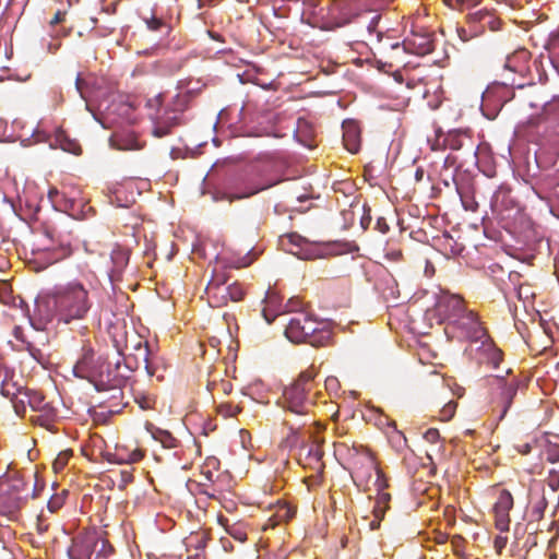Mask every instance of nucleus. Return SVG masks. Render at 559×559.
Instances as JSON below:
<instances>
[{"label": "nucleus", "mask_w": 559, "mask_h": 559, "mask_svg": "<svg viewBox=\"0 0 559 559\" xmlns=\"http://www.w3.org/2000/svg\"><path fill=\"white\" fill-rule=\"evenodd\" d=\"M46 306L51 309L46 319L55 317L66 324L84 320L93 306L90 289L80 281H71L53 287L45 298Z\"/></svg>", "instance_id": "obj_1"}, {"label": "nucleus", "mask_w": 559, "mask_h": 559, "mask_svg": "<svg viewBox=\"0 0 559 559\" xmlns=\"http://www.w3.org/2000/svg\"><path fill=\"white\" fill-rule=\"evenodd\" d=\"M73 373L93 383L97 391L114 390L119 394L127 379L120 373V360L111 364L105 357L96 355L90 347H83L82 355L73 367Z\"/></svg>", "instance_id": "obj_2"}, {"label": "nucleus", "mask_w": 559, "mask_h": 559, "mask_svg": "<svg viewBox=\"0 0 559 559\" xmlns=\"http://www.w3.org/2000/svg\"><path fill=\"white\" fill-rule=\"evenodd\" d=\"M318 370L313 365L301 371L297 379L283 390L278 404L286 412L306 416L313 409L322 396L317 381Z\"/></svg>", "instance_id": "obj_3"}, {"label": "nucleus", "mask_w": 559, "mask_h": 559, "mask_svg": "<svg viewBox=\"0 0 559 559\" xmlns=\"http://www.w3.org/2000/svg\"><path fill=\"white\" fill-rule=\"evenodd\" d=\"M71 224L70 218L61 217L57 223L44 226V235L51 241V245L33 251L34 262L38 264L37 271L44 270L72 254L73 234L70 228Z\"/></svg>", "instance_id": "obj_4"}, {"label": "nucleus", "mask_w": 559, "mask_h": 559, "mask_svg": "<svg viewBox=\"0 0 559 559\" xmlns=\"http://www.w3.org/2000/svg\"><path fill=\"white\" fill-rule=\"evenodd\" d=\"M285 336L296 344L308 343L314 347L325 346L331 332L312 313L300 311L290 316L286 323Z\"/></svg>", "instance_id": "obj_5"}, {"label": "nucleus", "mask_w": 559, "mask_h": 559, "mask_svg": "<svg viewBox=\"0 0 559 559\" xmlns=\"http://www.w3.org/2000/svg\"><path fill=\"white\" fill-rule=\"evenodd\" d=\"M391 49L395 55L403 50L416 56H426L433 50L432 34L424 27H413L404 40L401 44H393Z\"/></svg>", "instance_id": "obj_6"}, {"label": "nucleus", "mask_w": 559, "mask_h": 559, "mask_svg": "<svg viewBox=\"0 0 559 559\" xmlns=\"http://www.w3.org/2000/svg\"><path fill=\"white\" fill-rule=\"evenodd\" d=\"M185 109V97L176 96L174 106L171 108L164 109L163 114L157 115L152 129V134L158 139L169 135L174 128L181 124L179 112H182Z\"/></svg>", "instance_id": "obj_7"}, {"label": "nucleus", "mask_w": 559, "mask_h": 559, "mask_svg": "<svg viewBox=\"0 0 559 559\" xmlns=\"http://www.w3.org/2000/svg\"><path fill=\"white\" fill-rule=\"evenodd\" d=\"M495 380L497 381L498 392L491 400L492 411L498 414V419L502 420L518 394L519 381L512 379L509 382H504L501 378H495Z\"/></svg>", "instance_id": "obj_8"}, {"label": "nucleus", "mask_w": 559, "mask_h": 559, "mask_svg": "<svg viewBox=\"0 0 559 559\" xmlns=\"http://www.w3.org/2000/svg\"><path fill=\"white\" fill-rule=\"evenodd\" d=\"M227 283L228 276L225 272L214 270V274L205 288L209 302L212 307H222L228 302Z\"/></svg>", "instance_id": "obj_9"}, {"label": "nucleus", "mask_w": 559, "mask_h": 559, "mask_svg": "<svg viewBox=\"0 0 559 559\" xmlns=\"http://www.w3.org/2000/svg\"><path fill=\"white\" fill-rule=\"evenodd\" d=\"M513 508V497L507 489H501L493 504L495 525L501 533H507L510 526L509 512Z\"/></svg>", "instance_id": "obj_10"}, {"label": "nucleus", "mask_w": 559, "mask_h": 559, "mask_svg": "<svg viewBox=\"0 0 559 559\" xmlns=\"http://www.w3.org/2000/svg\"><path fill=\"white\" fill-rule=\"evenodd\" d=\"M356 452V459L354 461V467L356 472L358 473L359 469L366 468L367 473L374 469L377 473V480L376 486L379 491H385V488L388 487V481L384 478L381 469L378 468L376 460L373 455L369 452V450L362 448L361 451H358L356 448H354Z\"/></svg>", "instance_id": "obj_11"}, {"label": "nucleus", "mask_w": 559, "mask_h": 559, "mask_svg": "<svg viewBox=\"0 0 559 559\" xmlns=\"http://www.w3.org/2000/svg\"><path fill=\"white\" fill-rule=\"evenodd\" d=\"M23 389L14 369L10 368L3 359L0 364V393L12 401Z\"/></svg>", "instance_id": "obj_12"}, {"label": "nucleus", "mask_w": 559, "mask_h": 559, "mask_svg": "<svg viewBox=\"0 0 559 559\" xmlns=\"http://www.w3.org/2000/svg\"><path fill=\"white\" fill-rule=\"evenodd\" d=\"M342 129L345 148L353 154L357 153L361 145V130L358 122L350 119L345 120Z\"/></svg>", "instance_id": "obj_13"}, {"label": "nucleus", "mask_w": 559, "mask_h": 559, "mask_svg": "<svg viewBox=\"0 0 559 559\" xmlns=\"http://www.w3.org/2000/svg\"><path fill=\"white\" fill-rule=\"evenodd\" d=\"M439 310L444 313L448 319H455L465 312L464 300L456 295H444L438 304Z\"/></svg>", "instance_id": "obj_14"}, {"label": "nucleus", "mask_w": 559, "mask_h": 559, "mask_svg": "<svg viewBox=\"0 0 559 559\" xmlns=\"http://www.w3.org/2000/svg\"><path fill=\"white\" fill-rule=\"evenodd\" d=\"M462 319L464 320L463 325L468 328L467 333L472 341L481 343L491 341L487 330L481 325L477 316L473 311H467Z\"/></svg>", "instance_id": "obj_15"}, {"label": "nucleus", "mask_w": 559, "mask_h": 559, "mask_svg": "<svg viewBox=\"0 0 559 559\" xmlns=\"http://www.w3.org/2000/svg\"><path fill=\"white\" fill-rule=\"evenodd\" d=\"M465 140L472 142L471 138L466 134V132L453 130L448 132L442 143H440L439 140H436V142L431 144V150L437 151L442 147H449L453 151H457L465 146Z\"/></svg>", "instance_id": "obj_16"}, {"label": "nucleus", "mask_w": 559, "mask_h": 559, "mask_svg": "<svg viewBox=\"0 0 559 559\" xmlns=\"http://www.w3.org/2000/svg\"><path fill=\"white\" fill-rule=\"evenodd\" d=\"M130 252L127 248L116 245L110 253L112 267L109 271L110 278L119 277L128 265Z\"/></svg>", "instance_id": "obj_17"}, {"label": "nucleus", "mask_w": 559, "mask_h": 559, "mask_svg": "<svg viewBox=\"0 0 559 559\" xmlns=\"http://www.w3.org/2000/svg\"><path fill=\"white\" fill-rule=\"evenodd\" d=\"M218 524L226 531V533L235 540L245 543L247 540V525L242 521H231L230 519L219 515L217 518Z\"/></svg>", "instance_id": "obj_18"}, {"label": "nucleus", "mask_w": 559, "mask_h": 559, "mask_svg": "<svg viewBox=\"0 0 559 559\" xmlns=\"http://www.w3.org/2000/svg\"><path fill=\"white\" fill-rule=\"evenodd\" d=\"M28 493L19 495L12 493L10 491H5L0 493V512L3 514L12 513L16 510H20L22 506L26 502L28 498Z\"/></svg>", "instance_id": "obj_19"}, {"label": "nucleus", "mask_w": 559, "mask_h": 559, "mask_svg": "<svg viewBox=\"0 0 559 559\" xmlns=\"http://www.w3.org/2000/svg\"><path fill=\"white\" fill-rule=\"evenodd\" d=\"M111 146L120 151H139L142 150L144 143L141 142L133 133L115 134L110 139Z\"/></svg>", "instance_id": "obj_20"}, {"label": "nucleus", "mask_w": 559, "mask_h": 559, "mask_svg": "<svg viewBox=\"0 0 559 559\" xmlns=\"http://www.w3.org/2000/svg\"><path fill=\"white\" fill-rule=\"evenodd\" d=\"M510 192L511 190L508 187L500 186L491 198V209L496 212H502L503 210H507L512 203V200L510 199Z\"/></svg>", "instance_id": "obj_21"}, {"label": "nucleus", "mask_w": 559, "mask_h": 559, "mask_svg": "<svg viewBox=\"0 0 559 559\" xmlns=\"http://www.w3.org/2000/svg\"><path fill=\"white\" fill-rule=\"evenodd\" d=\"M25 397L27 399V405L28 407L36 413L55 408L50 402L46 400V396L38 391L31 390L29 393L25 394Z\"/></svg>", "instance_id": "obj_22"}, {"label": "nucleus", "mask_w": 559, "mask_h": 559, "mask_svg": "<svg viewBox=\"0 0 559 559\" xmlns=\"http://www.w3.org/2000/svg\"><path fill=\"white\" fill-rule=\"evenodd\" d=\"M266 306L262 310L263 318L265 321L271 324L275 318L282 312L277 311V305L280 302V298L274 292H267L265 297Z\"/></svg>", "instance_id": "obj_23"}, {"label": "nucleus", "mask_w": 559, "mask_h": 559, "mask_svg": "<svg viewBox=\"0 0 559 559\" xmlns=\"http://www.w3.org/2000/svg\"><path fill=\"white\" fill-rule=\"evenodd\" d=\"M528 51L526 49H520L512 53L511 56H508L504 68L509 69L513 72H522L524 70V63L528 59Z\"/></svg>", "instance_id": "obj_24"}, {"label": "nucleus", "mask_w": 559, "mask_h": 559, "mask_svg": "<svg viewBox=\"0 0 559 559\" xmlns=\"http://www.w3.org/2000/svg\"><path fill=\"white\" fill-rule=\"evenodd\" d=\"M481 350L487 358L488 364L493 368H498L503 359L502 352L493 344L492 341L483 342Z\"/></svg>", "instance_id": "obj_25"}, {"label": "nucleus", "mask_w": 559, "mask_h": 559, "mask_svg": "<svg viewBox=\"0 0 559 559\" xmlns=\"http://www.w3.org/2000/svg\"><path fill=\"white\" fill-rule=\"evenodd\" d=\"M206 84L202 82L201 80H181L179 82V87L185 90V95H180L181 97H185L186 104L188 103V96H197L199 95L204 88Z\"/></svg>", "instance_id": "obj_26"}, {"label": "nucleus", "mask_w": 559, "mask_h": 559, "mask_svg": "<svg viewBox=\"0 0 559 559\" xmlns=\"http://www.w3.org/2000/svg\"><path fill=\"white\" fill-rule=\"evenodd\" d=\"M93 544L94 550L88 555L87 559H109L114 552L112 546L106 539H96Z\"/></svg>", "instance_id": "obj_27"}, {"label": "nucleus", "mask_w": 559, "mask_h": 559, "mask_svg": "<svg viewBox=\"0 0 559 559\" xmlns=\"http://www.w3.org/2000/svg\"><path fill=\"white\" fill-rule=\"evenodd\" d=\"M266 188H267V186H252V187L246 188L241 191L228 190L225 192V199L229 202H234L236 200H241V199L252 197L255 193H258Z\"/></svg>", "instance_id": "obj_28"}, {"label": "nucleus", "mask_w": 559, "mask_h": 559, "mask_svg": "<svg viewBox=\"0 0 559 559\" xmlns=\"http://www.w3.org/2000/svg\"><path fill=\"white\" fill-rule=\"evenodd\" d=\"M57 416L56 408L46 409L39 412L37 415L32 416L31 420L38 426L45 427L48 430H51L53 427V420Z\"/></svg>", "instance_id": "obj_29"}, {"label": "nucleus", "mask_w": 559, "mask_h": 559, "mask_svg": "<svg viewBox=\"0 0 559 559\" xmlns=\"http://www.w3.org/2000/svg\"><path fill=\"white\" fill-rule=\"evenodd\" d=\"M56 144L63 150L75 155L81 153V146L75 140H71L61 131L56 135Z\"/></svg>", "instance_id": "obj_30"}, {"label": "nucleus", "mask_w": 559, "mask_h": 559, "mask_svg": "<svg viewBox=\"0 0 559 559\" xmlns=\"http://www.w3.org/2000/svg\"><path fill=\"white\" fill-rule=\"evenodd\" d=\"M540 456L549 463L559 461V443L545 440L540 445Z\"/></svg>", "instance_id": "obj_31"}, {"label": "nucleus", "mask_w": 559, "mask_h": 559, "mask_svg": "<svg viewBox=\"0 0 559 559\" xmlns=\"http://www.w3.org/2000/svg\"><path fill=\"white\" fill-rule=\"evenodd\" d=\"M296 514V508L287 502H277L275 507L274 518L276 523L288 522Z\"/></svg>", "instance_id": "obj_32"}, {"label": "nucleus", "mask_w": 559, "mask_h": 559, "mask_svg": "<svg viewBox=\"0 0 559 559\" xmlns=\"http://www.w3.org/2000/svg\"><path fill=\"white\" fill-rule=\"evenodd\" d=\"M391 500V495L386 491H379L377 496V501L373 507V513L377 518H382L389 509V502Z\"/></svg>", "instance_id": "obj_33"}, {"label": "nucleus", "mask_w": 559, "mask_h": 559, "mask_svg": "<svg viewBox=\"0 0 559 559\" xmlns=\"http://www.w3.org/2000/svg\"><path fill=\"white\" fill-rule=\"evenodd\" d=\"M323 450L322 447L316 442L312 444L308 451L307 460L310 463H316L318 466L316 467L318 471H321L323 468L322 457H323Z\"/></svg>", "instance_id": "obj_34"}, {"label": "nucleus", "mask_w": 559, "mask_h": 559, "mask_svg": "<svg viewBox=\"0 0 559 559\" xmlns=\"http://www.w3.org/2000/svg\"><path fill=\"white\" fill-rule=\"evenodd\" d=\"M29 393V389H23L16 397H14L11 402L16 415L24 417L27 408V399L25 394Z\"/></svg>", "instance_id": "obj_35"}, {"label": "nucleus", "mask_w": 559, "mask_h": 559, "mask_svg": "<svg viewBox=\"0 0 559 559\" xmlns=\"http://www.w3.org/2000/svg\"><path fill=\"white\" fill-rule=\"evenodd\" d=\"M135 349L138 352V356L142 359L144 369L150 376H153L154 371L151 368L148 344L146 342L144 344L140 343Z\"/></svg>", "instance_id": "obj_36"}, {"label": "nucleus", "mask_w": 559, "mask_h": 559, "mask_svg": "<svg viewBox=\"0 0 559 559\" xmlns=\"http://www.w3.org/2000/svg\"><path fill=\"white\" fill-rule=\"evenodd\" d=\"M240 411L241 407L233 404L231 402L221 403L217 406V414L224 418L235 417Z\"/></svg>", "instance_id": "obj_37"}, {"label": "nucleus", "mask_w": 559, "mask_h": 559, "mask_svg": "<svg viewBox=\"0 0 559 559\" xmlns=\"http://www.w3.org/2000/svg\"><path fill=\"white\" fill-rule=\"evenodd\" d=\"M154 438L158 440L164 448L173 449L178 444V440L168 431L159 430Z\"/></svg>", "instance_id": "obj_38"}, {"label": "nucleus", "mask_w": 559, "mask_h": 559, "mask_svg": "<svg viewBox=\"0 0 559 559\" xmlns=\"http://www.w3.org/2000/svg\"><path fill=\"white\" fill-rule=\"evenodd\" d=\"M228 288V299L231 301H239L245 296V289L238 282L226 284Z\"/></svg>", "instance_id": "obj_39"}, {"label": "nucleus", "mask_w": 559, "mask_h": 559, "mask_svg": "<svg viewBox=\"0 0 559 559\" xmlns=\"http://www.w3.org/2000/svg\"><path fill=\"white\" fill-rule=\"evenodd\" d=\"M26 481L22 477H13L8 483V491L12 493L25 495L26 491Z\"/></svg>", "instance_id": "obj_40"}, {"label": "nucleus", "mask_w": 559, "mask_h": 559, "mask_svg": "<svg viewBox=\"0 0 559 559\" xmlns=\"http://www.w3.org/2000/svg\"><path fill=\"white\" fill-rule=\"evenodd\" d=\"M300 311H305L302 309V301L298 297H293L288 299V301L285 305L284 312H292L294 314Z\"/></svg>", "instance_id": "obj_41"}, {"label": "nucleus", "mask_w": 559, "mask_h": 559, "mask_svg": "<svg viewBox=\"0 0 559 559\" xmlns=\"http://www.w3.org/2000/svg\"><path fill=\"white\" fill-rule=\"evenodd\" d=\"M456 406H457V404L454 401H450L449 403H447L443 406V408L441 409V419L442 420L451 419L455 414Z\"/></svg>", "instance_id": "obj_42"}, {"label": "nucleus", "mask_w": 559, "mask_h": 559, "mask_svg": "<svg viewBox=\"0 0 559 559\" xmlns=\"http://www.w3.org/2000/svg\"><path fill=\"white\" fill-rule=\"evenodd\" d=\"M546 507H547V501H546L545 497L543 496L533 504L532 512L537 519H540L544 514Z\"/></svg>", "instance_id": "obj_43"}, {"label": "nucleus", "mask_w": 559, "mask_h": 559, "mask_svg": "<svg viewBox=\"0 0 559 559\" xmlns=\"http://www.w3.org/2000/svg\"><path fill=\"white\" fill-rule=\"evenodd\" d=\"M70 456H71L70 451L60 452L53 462V468L56 471L63 468L67 465Z\"/></svg>", "instance_id": "obj_44"}, {"label": "nucleus", "mask_w": 559, "mask_h": 559, "mask_svg": "<svg viewBox=\"0 0 559 559\" xmlns=\"http://www.w3.org/2000/svg\"><path fill=\"white\" fill-rule=\"evenodd\" d=\"M63 198V194L57 189L51 188L48 191V199L52 203L55 207L61 206V199Z\"/></svg>", "instance_id": "obj_45"}, {"label": "nucleus", "mask_w": 559, "mask_h": 559, "mask_svg": "<svg viewBox=\"0 0 559 559\" xmlns=\"http://www.w3.org/2000/svg\"><path fill=\"white\" fill-rule=\"evenodd\" d=\"M534 444H536L535 440L527 441V442H520V443L515 444V450L520 454L525 455V454H528L532 452Z\"/></svg>", "instance_id": "obj_46"}, {"label": "nucleus", "mask_w": 559, "mask_h": 559, "mask_svg": "<svg viewBox=\"0 0 559 559\" xmlns=\"http://www.w3.org/2000/svg\"><path fill=\"white\" fill-rule=\"evenodd\" d=\"M507 544H508L507 535L500 534L495 537L493 546L498 554L502 552V550L506 548Z\"/></svg>", "instance_id": "obj_47"}, {"label": "nucleus", "mask_w": 559, "mask_h": 559, "mask_svg": "<svg viewBox=\"0 0 559 559\" xmlns=\"http://www.w3.org/2000/svg\"><path fill=\"white\" fill-rule=\"evenodd\" d=\"M145 22H146L147 28L151 31H158L163 26H165L164 21L156 16H152V17L147 19Z\"/></svg>", "instance_id": "obj_48"}, {"label": "nucleus", "mask_w": 559, "mask_h": 559, "mask_svg": "<svg viewBox=\"0 0 559 559\" xmlns=\"http://www.w3.org/2000/svg\"><path fill=\"white\" fill-rule=\"evenodd\" d=\"M440 438V433L438 431V429L436 428H429L428 430H426V432L424 433V439L429 442V443H436Z\"/></svg>", "instance_id": "obj_49"}, {"label": "nucleus", "mask_w": 559, "mask_h": 559, "mask_svg": "<svg viewBox=\"0 0 559 559\" xmlns=\"http://www.w3.org/2000/svg\"><path fill=\"white\" fill-rule=\"evenodd\" d=\"M75 88L76 91L79 92L80 96L82 98H85V93H86V82L85 80L81 76V74H78V76L75 78Z\"/></svg>", "instance_id": "obj_50"}, {"label": "nucleus", "mask_w": 559, "mask_h": 559, "mask_svg": "<svg viewBox=\"0 0 559 559\" xmlns=\"http://www.w3.org/2000/svg\"><path fill=\"white\" fill-rule=\"evenodd\" d=\"M64 19H66V12H64V11H60V10H58V11L55 13L53 17L50 20L49 25L53 27V26H56L57 24H59V23L63 22V21H64Z\"/></svg>", "instance_id": "obj_51"}, {"label": "nucleus", "mask_w": 559, "mask_h": 559, "mask_svg": "<svg viewBox=\"0 0 559 559\" xmlns=\"http://www.w3.org/2000/svg\"><path fill=\"white\" fill-rule=\"evenodd\" d=\"M144 454L141 450L136 449L128 455V463H135L143 459Z\"/></svg>", "instance_id": "obj_52"}, {"label": "nucleus", "mask_w": 559, "mask_h": 559, "mask_svg": "<svg viewBox=\"0 0 559 559\" xmlns=\"http://www.w3.org/2000/svg\"><path fill=\"white\" fill-rule=\"evenodd\" d=\"M376 228L381 233V234H386L390 229L389 227V224L386 223V219L384 217H379L377 219V225H376Z\"/></svg>", "instance_id": "obj_53"}, {"label": "nucleus", "mask_w": 559, "mask_h": 559, "mask_svg": "<svg viewBox=\"0 0 559 559\" xmlns=\"http://www.w3.org/2000/svg\"><path fill=\"white\" fill-rule=\"evenodd\" d=\"M379 19L380 16L378 14H373L371 17H370V21L369 23L367 24V29L369 33H372L376 31V27H377V24L379 22Z\"/></svg>", "instance_id": "obj_54"}, {"label": "nucleus", "mask_w": 559, "mask_h": 559, "mask_svg": "<svg viewBox=\"0 0 559 559\" xmlns=\"http://www.w3.org/2000/svg\"><path fill=\"white\" fill-rule=\"evenodd\" d=\"M216 388L222 390L225 394H228L233 389V384L229 381H223L217 384Z\"/></svg>", "instance_id": "obj_55"}, {"label": "nucleus", "mask_w": 559, "mask_h": 559, "mask_svg": "<svg viewBox=\"0 0 559 559\" xmlns=\"http://www.w3.org/2000/svg\"><path fill=\"white\" fill-rule=\"evenodd\" d=\"M221 543H222V545H223V547H224V549L226 551H231L233 550V545H231V543L228 539L221 538Z\"/></svg>", "instance_id": "obj_56"}, {"label": "nucleus", "mask_w": 559, "mask_h": 559, "mask_svg": "<svg viewBox=\"0 0 559 559\" xmlns=\"http://www.w3.org/2000/svg\"><path fill=\"white\" fill-rule=\"evenodd\" d=\"M121 476H122L123 481H126V483L132 481V479H133L132 474L128 471H122Z\"/></svg>", "instance_id": "obj_57"}, {"label": "nucleus", "mask_w": 559, "mask_h": 559, "mask_svg": "<svg viewBox=\"0 0 559 559\" xmlns=\"http://www.w3.org/2000/svg\"><path fill=\"white\" fill-rule=\"evenodd\" d=\"M140 407H141L142 409H148V408H151L150 401H147L146 399H143V400L140 402Z\"/></svg>", "instance_id": "obj_58"}, {"label": "nucleus", "mask_w": 559, "mask_h": 559, "mask_svg": "<svg viewBox=\"0 0 559 559\" xmlns=\"http://www.w3.org/2000/svg\"><path fill=\"white\" fill-rule=\"evenodd\" d=\"M159 106L160 105V96H156L154 99H150L147 105L153 107L154 105Z\"/></svg>", "instance_id": "obj_59"}, {"label": "nucleus", "mask_w": 559, "mask_h": 559, "mask_svg": "<svg viewBox=\"0 0 559 559\" xmlns=\"http://www.w3.org/2000/svg\"><path fill=\"white\" fill-rule=\"evenodd\" d=\"M28 350L31 352L32 356L36 359H38L37 355H40V350L33 347V346H29Z\"/></svg>", "instance_id": "obj_60"}, {"label": "nucleus", "mask_w": 559, "mask_h": 559, "mask_svg": "<svg viewBox=\"0 0 559 559\" xmlns=\"http://www.w3.org/2000/svg\"><path fill=\"white\" fill-rule=\"evenodd\" d=\"M423 176H424V170L421 168H418L416 170V174H415V178L417 181H420L423 179Z\"/></svg>", "instance_id": "obj_61"}, {"label": "nucleus", "mask_w": 559, "mask_h": 559, "mask_svg": "<svg viewBox=\"0 0 559 559\" xmlns=\"http://www.w3.org/2000/svg\"><path fill=\"white\" fill-rule=\"evenodd\" d=\"M58 508H59V506H58L57 503H55L53 501H49V502H48V509H49L51 512H55Z\"/></svg>", "instance_id": "obj_62"}, {"label": "nucleus", "mask_w": 559, "mask_h": 559, "mask_svg": "<svg viewBox=\"0 0 559 559\" xmlns=\"http://www.w3.org/2000/svg\"><path fill=\"white\" fill-rule=\"evenodd\" d=\"M370 215H368L367 217H362L361 225L364 226V228H367V225L370 223Z\"/></svg>", "instance_id": "obj_63"}, {"label": "nucleus", "mask_w": 559, "mask_h": 559, "mask_svg": "<svg viewBox=\"0 0 559 559\" xmlns=\"http://www.w3.org/2000/svg\"><path fill=\"white\" fill-rule=\"evenodd\" d=\"M370 215H368L367 217H362L361 225L364 226V228H367V225L370 223Z\"/></svg>", "instance_id": "obj_64"}]
</instances>
